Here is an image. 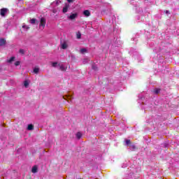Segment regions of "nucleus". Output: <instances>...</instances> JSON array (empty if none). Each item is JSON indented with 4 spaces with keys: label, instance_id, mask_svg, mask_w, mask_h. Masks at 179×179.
Masks as SVG:
<instances>
[{
    "label": "nucleus",
    "instance_id": "1",
    "mask_svg": "<svg viewBox=\"0 0 179 179\" xmlns=\"http://www.w3.org/2000/svg\"><path fill=\"white\" fill-rule=\"evenodd\" d=\"M46 23H47V21H46L45 18L41 17V23L39 24V28L41 29V30H43L44 29V27H45V24Z\"/></svg>",
    "mask_w": 179,
    "mask_h": 179
},
{
    "label": "nucleus",
    "instance_id": "2",
    "mask_svg": "<svg viewBox=\"0 0 179 179\" xmlns=\"http://www.w3.org/2000/svg\"><path fill=\"white\" fill-rule=\"evenodd\" d=\"M6 13H8V8H1L0 10V15L3 17H5V16H6Z\"/></svg>",
    "mask_w": 179,
    "mask_h": 179
},
{
    "label": "nucleus",
    "instance_id": "3",
    "mask_svg": "<svg viewBox=\"0 0 179 179\" xmlns=\"http://www.w3.org/2000/svg\"><path fill=\"white\" fill-rule=\"evenodd\" d=\"M68 9H69V3H66L65 6L63 8V13H66V12H68Z\"/></svg>",
    "mask_w": 179,
    "mask_h": 179
},
{
    "label": "nucleus",
    "instance_id": "4",
    "mask_svg": "<svg viewBox=\"0 0 179 179\" xmlns=\"http://www.w3.org/2000/svg\"><path fill=\"white\" fill-rule=\"evenodd\" d=\"M77 17H78V14L73 13V14H71L69 17V19H71V20H73V19H76Z\"/></svg>",
    "mask_w": 179,
    "mask_h": 179
},
{
    "label": "nucleus",
    "instance_id": "5",
    "mask_svg": "<svg viewBox=\"0 0 179 179\" xmlns=\"http://www.w3.org/2000/svg\"><path fill=\"white\" fill-rule=\"evenodd\" d=\"M59 69H60V71H66V67H65L64 64H60L59 65Z\"/></svg>",
    "mask_w": 179,
    "mask_h": 179
},
{
    "label": "nucleus",
    "instance_id": "6",
    "mask_svg": "<svg viewBox=\"0 0 179 179\" xmlns=\"http://www.w3.org/2000/svg\"><path fill=\"white\" fill-rule=\"evenodd\" d=\"M83 15L85 16L89 17L90 16V11H89L88 10H85L83 11Z\"/></svg>",
    "mask_w": 179,
    "mask_h": 179
},
{
    "label": "nucleus",
    "instance_id": "7",
    "mask_svg": "<svg viewBox=\"0 0 179 179\" xmlns=\"http://www.w3.org/2000/svg\"><path fill=\"white\" fill-rule=\"evenodd\" d=\"M62 50H66V48H68V44H66V43H63L62 44Z\"/></svg>",
    "mask_w": 179,
    "mask_h": 179
},
{
    "label": "nucleus",
    "instance_id": "8",
    "mask_svg": "<svg viewBox=\"0 0 179 179\" xmlns=\"http://www.w3.org/2000/svg\"><path fill=\"white\" fill-rule=\"evenodd\" d=\"M22 29H24V30H25V31H27V30H29V29H30V27H29V26L26 25L25 24H23Z\"/></svg>",
    "mask_w": 179,
    "mask_h": 179
},
{
    "label": "nucleus",
    "instance_id": "9",
    "mask_svg": "<svg viewBox=\"0 0 179 179\" xmlns=\"http://www.w3.org/2000/svg\"><path fill=\"white\" fill-rule=\"evenodd\" d=\"M5 43H6L5 39L3 38L0 39V46L5 45Z\"/></svg>",
    "mask_w": 179,
    "mask_h": 179
},
{
    "label": "nucleus",
    "instance_id": "10",
    "mask_svg": "<svg viewBox=\"0 0 179 179\" xmlns=\"http://www.w3.org/2000/svg\"><path fill=\"white\" fill-rule=\"evenodd\" d=\"M34 129V127L33 126V124H29L27 127L28 131H33Z\"/></svg>",
    "mask_w": 179,
    "mask_h": 179
},
{
    "label": "nucleus",
    "instance_id": "11",
    "mask_svg": "<svg viewBox=\"0 0 179 179\" xmlns=\"http://www.w3.org/2000/svg\"><path fill=\"white\" fill-rule=\"evenodd\" d=\"M76 136L77 139H80V138H82V133L78 132V133L76 134Z\"/></svg>",
    "mask_w": 179,
    "mask_h": 179
},
{
    "label": "nucleus",
    "instance_id": "12",
    "mask_svg": "<svg viewBox=\"0 0 179 179\" xmlns=\"http://www.w3.org/2000/svg\"><path fill=\"white\" fill-rule=\"evenodd\" d=\"M31 171L32 173H37V166H34L32 167V169H31Z\"/></svg>",
    "mask_w": 179,
    "mask_h": 179
},
{
    "label": "nucleus",
    "instance_id": "13",
    "mask_svg": "<svg viewBox=\"0 0 179 179\" xmlns=\"http://www.w3.org/2000/svg\"><path fill=\"white\" fill-rule=\"evenodd\" d=\"M36 19L33 18V19H31L29 22L31 23V24H36Z\"/></svg>",
    "mask_w": 179,
    "mask_h": 179
},
{
    "label": "nucleus",
    "instance_id": "14",
    "mask_svg": "<svg viewBox=\"0 0 179 179\" xmlns=\"http://www.w3.org/2000/svg\"><path fill=\"white\" fill-rule=\"evenodd\" d=\"M154 93L155 94H159V93H160V89H155L154 90Z\"/></svg>",
    "mask_w": 179,
    "mask_h": 179
},
{
    "label": "nucleus",
    "instance_id": "15",
    "mask_svg": "<svg viewBox=\"0 0 179 179\" xmlns=\"http://www.w3.org/2000/svg\"><path fill=\"white\" fill-rule=\"evenodd\" d=\"M13 61H15V57H10V59L7 60V62L10 63V62H13Z\"/></svg>",
    "mask_w": 179,
    "mask_h": 179
},
{
    "label": "nucleus",
    "instance_id": "16",
    "mask_svg": "<svg viewBox=\"0 0 179 179\" xmlns=\"http://www.w3.org/2000/svg\"><path fill=\"white\" fill-rule=\"evenodd\" d=\"M81 54H85V52H87V50L86 48L80 49Z\"/></svg>",
    "mask_w": 179,
    "mask_h": 179
},
{
    "label": "nucleus",
    "instance_id": "17",
    "mask_svg": "<svg viewBox=\"0 0 179 179\" xmlns=\"http://www.w3.org/2000/svg\"><path fill=\"white\" fill-rule=\"evenodd\" d=\"M125 145H126V146H128L129 145H131V141L130 140H125Z\"/></svg>",
    "mask_w": 179,
    "mask_h": 179
},
{
    "label": "nucleus",
    "instance_id": "18",
    "mask_svg": "<svg viewBox=\"0 0 179 179\" xmlns=\"http://www.w3.org/2000/svg\"><path fill=\"white\" fill-rule=\"evenodd\" d=\"M24 86L25 87H29V81L25 80V81L24 82Z\"/></svg>",
    "mask_w": 179,
    "mask_h": 179
},
{
    "label": "nucleus",
    "instance_id": "19",
    "mask_svg": "<svg viewBox=\"0 0 179 179\" xmlns=\"http://www.w3.org/2000/svg\"><path fill=\"white\" fill-rule=\"evenodd\" d=\"M39 71H40V69H38V68H35V69H34V73H38Z\"/></svg>",
    "mask_w": 179,
    "mask_h": 179
},
{
    "label": "nucleus",
    "instance_id": "20",
    "mask_svg": "<svg viewBox=\"0 0 179 179\" xmlns=\"http://www.w3.org/2000/svg\"><path fill=\"white\" fill-rule=\"evenodd\" d=\"M57 65H58L57 62H53L52 63V66H53L54 68L57 67Z\"/></svg>",
    "mask_w": 179,
    "mask_h": 179
},
{
    "label": "nucleus",
    "instance_id": "21",
    "mask_svg": "<svg viewBox=\"0 0 179 179\" xmlns=\"http://www.w3.org/2000/svg\"><path fill=\"white\" fill-rule=\"evenodd\" d=\"M80 37H82V34L78 32V33L77 34V38L79 39V38H80Z\"/></svg>",
    "mask_w": 179,
    "mask_h": 179
},
{
    "label": "nucleus",
    "instance_id": "22",
    "mask_svg": "<svg viewBox=\"0 0 179 179\" xmlns=\"http://www.w3.org/2000/svg\"><path fill=\"white\" fill-rule=\"evenodd\" d=\"M15 66H19L20 65V62L17 61L15 63Z\"/></svg>",
    "mask_w": 179,
    "mask_h": 179
},
{
    "label": "nucleus",
    "instance_id": "23",
    "mask_svg": "<svg viewBox=\"0 0 179 179\" xmlns=\"http://www.w3.org/2000/svg\"><path fill=\"white\" fill-rule=\"evenodd\" d=\"M20 54H24V50H23V49H20Z\"/></svg>",
    "mask_w": 179,
    "mask_h": 179
},
{
    "label": "nucleus",
    "instance_id": "24",
    "mask_svg": "<svg viewBox=\"0 0 179 179\" xmlns=\"http://www.w3.org/2000/svg\"><path fill=\"white\" fill-rule=\"evenodd\" d=\"M128 164H123V165L122 166V169H125V167H127Z\"/></svg>",
    "mask_w": 179,
    "mask_h": 179
},
{
    "label": "nucleus",
    "instance_id": "25",
    "mask_svg": "<svg viewBox=\"0 0 179 179\" xmlns=\"http://www.w3.org/2000/svg\"><path fill=\"white\" fill-rule=\"evenodd\" d=\"M136 11L138 12V13H141V8H136Z\"/></svg>",
    "mask_w": 179,
    "mask_h": 179
},
{
    "label": "nucleus",
    "instance_id": "26",
    "mask_svg": "<svg viewBox=\"0 0 179 179\" xmlns=\"http://www.w3.org/2000/svg\"><path fill=\"white\" fill-rule=\"evenodd\" d=\"M92 69H94V71H97V67H96V66H92Z\"/></svg>",
    "mask_w": 179,
    "mask_h": 179
},
{
    "label": "nucleus",
    "instance_id": "27",
    "mask_svg": "<svg viewBox=\"0 0 179 179\" xmlns=\"http://www.w3.org/2000/svg\"><path fill=\"white\" fill-rule=\"evenodd\" d=\"M87 62V59H85L84 60H83V64H86Z\"/></svg>",
    "mask_w": 179,
    "mask_h": 179
},
{
    "label": "nucleus",
    "instance_id": "28",
    "mask_svg": "<svg viewBox=\"0 0 179 179\" xmlns=\"http://www.w3.org/2000/svg\"><path fill=\"white\" fill-rule=\"evenodd\" d=\"M139 98L141 99V100H142V99H144L143 96H139Z\"/></svg>",
    "mask_w": 179,
    "mask_h": 179
},
{
    "label": "nucleus",
    "instance_id": "29",
    "mask_svg": "<svg viewBox=\"0 0 179 179\" xmlns=\"http://www.w3.org/2000/svg\"><path fill=\"white\" fill-rule=\"evenodd\" d=\"M166 13H169V10H166Z\"/></svg>",
    "mask_w": 179,
    "mask_h": 179
},
{
    "label": "nucleus",
    "instance_id": "30",
    "mask_svg": "<svg viewBox=\"0 0 179 179\" xmlns=\"http://www.w3.org/2000/svg\"><path fill=\"white\" fill-rule=\"evenodd\" d=\"M132 148H133L134 149H135V145H133Z\"/></svg>",
    "mask_w": 179,
    "mask_h": 179
},
{
    "label": "nucleus",
    "instance_id": "31",
    "mask_svg": "<svg viewBox=\"0 0 179 179\" xmlns=\"http://www.w3.org/2000/svg\"><path fill=\"white\" fill-rule=\"evenodd\" d=\"M71 2H72V1H69V3H71Z\"/></svg>",
    "mask_w": 179,
    "mask_h": 179
},
{
    "label": "nucleus",
    "instance_id": "32",
    "mask_svg": "<svg viewBox=\"0 0 179 179\" xmlns=\"http://www.w3.org/2000/svg\"><path fill=\"white\" fill-rule=\"evenodd\" d=\"M67 1H72V0H67Z\"/></svg>",
    "mask_w": 179,
    "mask_h": 179
},
{
    "label": "nucleus",
    "instance_id": "33",
    "mask_svg": "<svg viewBox=\"0 0 179 179\" xmlns=\"http://www.w3.org/2000/svg\"><path fill=\"white\" fill-rule=\"evenodd\" d=\"M19 1H22V0H19Z\"/></svg>",
    "mask_w": 179,
    "mask_h": 179
}]
</instances>
